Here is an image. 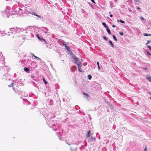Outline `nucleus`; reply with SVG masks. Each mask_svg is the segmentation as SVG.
Wrapping results in <instances>:
<instances>
[{"label":"nucleus","mask_w":151,"mask_h":151,"mask_svg":"<svg viewBox=\"0 0 151 151\" xmlns=\"http://www.w3.org/2000/svg\"><path fill=\"white\" fill-rule=\"evenodd\" d=\"M72 58L74 59V60L76 61V62H75V63H76V62L78 60V58L76 57V56L73 55H72Z\"/></svg>","instance_id":"obj_1"},{"label":"nucleus","mask_w":151,"mask_h":151,"mask_svg":"<svg viewBox=\"0 0 151 151\" xmlns=\"http://www.w3.org/2000/svg\"><path fill=\"white\" fill-rule=\"evenodd\" d=\"M146 77L148 80L151 82V76L149 75H147L146 76Z\"/></svg>","instance_id":"obj_2"},{"label":"nucleus","mask_w":151,"mask_h":151,"mask_svg":"<svg viewBox=\"0 0 151 151\" xmlns=\"http://www.w3.org/2000/svg\"><path fill=\"white\" fill-rule=\"evenodd\" d=\"M77 65H78V68L80 67H81L82 66V63L79 62L78 63H77Z\"/></svg>","instance_id":"obj_3"},{"label":"nucleus","mask_w":151,"mask_h":151,"mask_svg":"<svg viewBox=\"0 0 151 151\" xmlns=\"http://www.w3.org/2000/svg\"><path fill=\"white\" fill-rule=\"evenodd\" d=\"M24 70L27 72H29V69L27 67L24 68Z\"/></svg>","instance_id":"obj_4"},{"label":"nucleus","mask_w":151,"mask_h":151,"mask_svg":"<svg viewBox=\"0 0 151 151\" xmlns=\"http://www.w3.org/2000/svg\"><path fill=\"white\" fill-rule=\"evenodd\" d=\"M106 30H107V32H108V33L109 35H111V31H110V29L108 28V27L106 28Z\"/></svg>","instance_id":"obj_5"},{"label":"nucleus","mask_w":151,"mask_h":151,"mask_svg":"<svg viewBox=\"0 0 151 151\" xmlns=\"http://www.w3.org/2000/svg\"><path fill=\"white\" fill-rule=\"evenodd\" d=\"M109 42L110 44L111 45V47H114V44H113V43H112V42L111 40H109Z\"/></svg>","instance_id":"obj_6"},{"label":"nucleus","mask_w":151,"mask_h":151,"mask_svg":"<svg viewBox=\"0 0 151 151\" xmlns=\"http://www.w3.org/2000/svg\"><path fill=\"white\" fill-rule=\"evenodd\" d=\"M86 136L88 137H90V130L88 132Z\"/></svg>","instance_id":"obj_7"},{"label":"nucleus","mask_w":151,"mask_h":151,"mask_svg":"<svg viewBox=\"0 0 151 151\" xmlns=\"http://www.w3.org/2000/svg\"><path fill=\"white\" fill-rule=\"evenodd\" d=\"M143 35L145 36H151V34H148L146 33H144Z\"/></svg>","instance_id":"obj_8"},{"label":"nucleus","mask_w":151,"mask_h":151,"mask_svg":"<svg viewBox=\"0 0 151 151\" xmlns=\"http://www.w3.org/2000/svg\"><path fill=\"white\" fill-rule=\"evenodd\" d=\"M82 93L83 95L86 96H87V97H88L89 96L88 95V94L86 93H85V92H82Z\"/></svg>","instance_id":"obj_9"},{"label":"nucleus","mask_w":151,"mask_h":151,"mask_svg":"<svg viewBox=\"0 0 151 151\" xmlns=\"http://www.w3.org/2000/svg\"><path fill=\"white\" fill-rule=\"evenodd\" d=\"M102 24L104 26V27L106 28L108 27V26L106 25V23L105 22H103Z\"/></svg>","instance_id":"obj_10"},{"label":"nucleus","mask_w":151,"mask_h":151,"mask_svg":"<svg viewBox=\"0 0 151 151\" xmlns=\"http://www.w3.org/2000/svg\"><path fill=\"white\" fill-rule=\"evenodd\" d=\"M66 48L68 50V51H70V47L69 46H68L66 45H65Z\"/></svg>","instance_id":"obj_11"},{"label":"nucleus","mask_w":151,"mask_h":151,"mask_svg":"<svg viewBox=\"0 0 151 151\" xmlns=\"http://www.w3.org/2000/svg\"><path fill=\"white\" fill-rule=\"evenodd\" d=\"M88 79L89 80H91V79L92 77H91V75H88Z\"/></svg>","instance_id":"obj_12"},{"label":"nucleus","mask_w":151,"mask_h":151,"mask_svg":"<svg viewBox=\"0 0 151 151\" xmlns=\"http://www.w3.org/2000/svg\"><path fill=\"white\" fill-rule=\"evenodd\" d=\"M113 38L116 41H117V40L115 36L114 35H113Z\"/></svg>","instance_id":"obj_13"},{"label":"nucleus","mask_w":151,"mask_h":151,"mask_svg":"<svg viewBox=\"0 0 151 151\" xmlns=\"http://www.w3.org/2000/svg\"><path fill=\"white\" fill-rule=\"evenodd\" d=\"M36 13L35 12H33V13H32V14L34 15L35 16H37L39 17H40V16H39V15H37L36 14Z\"/></svg>","instance_id":"obj_14"},{"label":"nucleus","mask_w":151,"mask_h":151,"mask_svg":"<svg viewBox=\"0 0 151 151\" xmlns=\"http://www.w3.org/2000/svg\"><path fill=\"white\" fill-rule=\"evenodd\" d=\"M78 70L80 72H83L82 70V69L81 67L78 68Z\"/></svg>","instance_id":"obj_15"},{"label":"nucleus","mask_w":151,"mask_h":151,"mask_svg":"<svg viewBox=\"0 0 151 151\" xmlns=\"http://www.w3.org/2000/svg\"><path fill=\"white\" fill-rule=\"evenodd\" d=\"M43 82H44V83H45V84H46L47 83V82L46 81V80H45V79L44 78H43Z\"/></svg>","instance_id":"obj_16"},{"label":"nucleus","mask_w":151,"mask_h":151,"mask_svg":"<svg viewBox=\"0 0 151 151\" xmlns=\"http://www.w3.org/2000/svg\"><path fill=\"white\" fill-rule=\"evenodd\" d=\"M13 85H14V83H12L11 85H8V86L9 87H13Z\"/></svg>","instance_id":"obj_17"},{"label":"nucleus","mask_w":151,"mask_h":151,"mask_svg":"<svg viewBox=\"0 0 151 151\" xmlns=\"http://www.w3.org/2000/svg\"><path fill=\"white\" fill-rule=\"evenodd\" d=\"M119 34L121 36H123V33L122 32H120Z\"/></svg>","instance_id":"obj_18"},{"label":"nucleus","mask_w":151,"mask_h":151,"mask_svg":"<svg viewBox=\"0 0 151 151\" xmlns=\"http://www.w3.org/2000/svg\"><path fill=\"white\" fill-rule=\"evenodd\" d=\"M36 36H37V37L38 38L39 40H41V39H40V37H39V35H38V34H36Z\"/></svg>","instance_id":"obj_19"},{"label":"nucleus","mask_w":151,"mask_h":151,"mask_svg":"<svg viewBox=\"0 0 151 151\" xmlns=\"http://www.w3.org/2000/svg\"><path fill=\"white\" fill-rule=\"evenodd\" d=\"M119 22L121 23H125V22L124 21H123L121 19H120L119 20Z\"/></svg>","instance_id":"obj_20"},{"label":"nucleus","mask_w":151,"mask_h":151,"mask_svg":"<svg viewBox=\"0 0 151 151\" xmlns=\"http://www.w3.org/2000/svg\"><path fill=\"white\" fill-rule=\"evenodd\" d=\"M150 42H151V40H148L147 41V43L145 45H147L148 43H149Z\"/></svg>","instance_id":"obj_21"},{"label":"nucleus","mask_w":151,"mask_h":151,"mask_svg":"<svg viewBox=\"0 0 151 151\" xmlns=\"http://www.w3.org/2000/svg\"><path fill=\"white\" fill-rule=\"evenodd\" d=\"M144 151H147V147L146 146L145 147Z\"/></svg>","instance_id":"obj_22"},{"label":"nucleus","mask_w":151,"mask_h":151,"mask_svg":"<svg viewBox=\"0 0 151 151\" xmlns=\"http://www.w3.org/2000/svg\"><path fill=\"white\" fill-rule=\"evenodd\" d=\"M32 55L35 58H38V57H37L36 56H35L34 54L32 53Z\"/></svg>","instance_id":"obj_23"},{"label":"nucleus","mask_w":151,"mask_h":151,"mask_svg":"<svg viewBox=\"0 0 151 151\" xmlns=\"http://www.w3.org/2000/svg\"><path fill=\"white\" fill-rule=\"evenodd\" d=\"M148 48L151 50V46L150 45H147Z\"/></svg>","instance_id":"obj_24"},{"label":"nucleus","mask_w":151,"mask_h":151,"mask_svg":"<svg viewBox=\"0 0 151 151\" xmlns=\"http://www.w3.org/2000/svg\"><path fill=\"white\" fill-rule=\"evenodd\" d=\"M103 38L105 40H107V38H106V36H104L103 37Z\"/></svg>","instance_id":"obj_25"},{"label":"nucleus","mask_w":151,"mask_h":151,"mask_svg":"<svg viewBox=\"0 0 151 151\" xmlns=\"http://www.w3.org/2000/svg\"><path fill=\"white\" fill-rule=\"evenodd\" d=\"M140 18L142 20H144V18L142 17H141Z\"/></svg>","instance_id":"obj_26"},{"label":"nucleus","mask_w":151,"mask_h":151,"mask_svg":"<svg viewBox=\"0 0 151 151\" xmlns=\"http://www.w3.org/2000/svg\"><path fill=\"white\" fill-rule=\"evenodd\" d=\"M92 2H93V3H95V1L94 0H91Z\"/></svg>","instance_id":"obj_27"},{"label":"nucleus","mask_w":151,"mask_h":151,"mask_svg":"<svg viewBox=\"0 0 151 151\" xmlns=\"http://www.w3.org/2000/svg\"><path fill=\"white\" fill-rule=\"evenodd\" d=\"M112 27H115V26L114 25V24H113L112 25Z\"/></svg>","instance_id":"obj_28"},{"label":"nucleus","mask_w":151,"mask_h":151,"mask_svg":"<svg viewBox=\"0 0 151 151\" xmlns=\"http://www.w3.org/2000/svg\"><path fill=\"white\" fill-rule=\"evenodd\" d=\"M97 64L98 65V66L99 65V63L98 62H97Z\"/></svg>","instance_id":"obj_29"},{"label":"nucleus","mask_w":151,"mask_h":151,"mask_svg":"<svg viewBox=\"0 0 151 151\" xmlns=\"http://www.w3.org/2000/svg\"><path fill=\"white\" fill-rule=\"evenodd\" d=\"M98 66V69L99 70L100 69V67H99V66Z\"/></svg>","instance_id":"obj_30"},{"label":"nucleus","mask_w":151,"mask_h":151,"mask_svg":"<svg viewBox=\"0 0 151 151\" xmlns=\"http://www.w3.org/2000/svg\"><path fill=\"white\" fill-rule=\"evenodd\" d=\"M137 9H140V8L139 7H137Z\"/></svg>","instance_id":"obj_31"},{"label":"nucleus","mask_w":151,"mask_h":151,"mask_svg":"<svg viewBox=\"0 0 151 151\" xmlns=\"http://www.w3.org/2000/svg\"><path fill=\"white\" fill-rule=\"evenodd\" d=\"M110 16L111 17H113V15L112 14H110Z\"/></svg>","instance_id":"obj_32"},{"label":"nucleus","mask_w":151,"mask_h":151,"mask_svg":"<svg viewBox=\"0 0 151 151\" xmlns=\"http://www.w3.org/2000/svg\"><path fill=\"white\" fill-rule=\"evenodd\" d=\"M147 54H148V55H151V54H150L149 52H147Z\"/></svg>","instance_id":"obj_33"},{"label":"nucleus","mask_w":151,"mask_h":151,"mask_svg":"<svg viewBox=\"0 0 151 151\" xmlns=\"http://www.w3.org/2000/svg\"><path fill=\"white\" fill-rule=\"evenodd\" d=\"M37 58L38 59L40 60H41V59L40 58H39L38 57V58Z\"/></svg>","instance_id":"obj_34"},{"label":"nucleus","mask_w":151,"mask_h":151,"mask_svg":"<svg viewBox=\"0 0 151 151\" xmlns=\"http://www.w3.org/2000/svg\"><path fill=\"white\" fill-rule=\"evenodd\" d=\"M63 45H65H65H66L65 44L63 43Z\"/></svg>","instance_id":"obj_35"},{"label":"nucleus","mask_w":151,"mask_h":151,"mask_svg":"<svg viewBox=\"0 0 151 151\" xmlns=\"http://www.w3.org/2000/svg\"><path fill=\"white\" fill-rule=\"evenodd\" d=\"M117 21H118V22H119V20H118V19L117 20Z\"/></svg>","instance_id":"obj_36"},{"label":"nucleus","mask_w":151,"mask_h":151,"mask_svg":"<svg viewBox=\"0 0 151 151\" xmlns=\"http://www.w3.org/2000/svg\"><path fill=\"white\" fill-rule=\"evenodd\" d=\"M117 1V0H116V1Z\"/></svg>","instance_id":"obj_37"},{"label":"nucleus","mask_w":151,"mask_h":151,"mask_svg":"<svg viewBox=\"0 0 151 151\" xmlns=\"http://www.w3.org/2000/svg\"><path fill=\"white\" fill-rule=\"evenodd\" d=\"M150 99H151V97H150Z\"/></svg>","instance_id":"obj_38"}]
</instances>
